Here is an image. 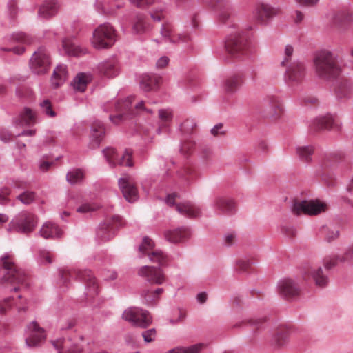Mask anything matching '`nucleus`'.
<instances>
[{
	"label": "nucleus",
	"instance_id": "nucleus-23",
	"mask_svg": "<svg viewBox=\"0 0 353 353\" xmlns=\"http://www.w3.org/2000/svg\"><path fill=\"white\" fill-rule=\"evenodd\" d=\"M279 293L286 299L294 298L299 294L300 288L292 279H283L278 283Z\"/></svg>",
	"mask_w": 353,
	"mask_h": 353
},
{
	"label": "nucleus",
	"instance_id": "nucleus-27",
	"mask_svg": "<svg viewBox=\"0 0 353 353\" xmlns=\"http://www.w3.org/2000/svg\"><path fill=\"white\" fill-rule=\"evenodd\" d=\"M336 124L334 123V118L331 114L325 116L318 117L311 121L309 128L311 132H317L321 130H331Z\"/></svg>",
	"mask_w": 353,
	"mask_h": 353
},
{
	"label": "nucleus",
	"instance_id": "nucleus-4",
	"mask_svg": "<svg viewBox=\"0 0 353 353\" xmlns=\"http://www.w3.org/2000/svg\"><path fill=\"white\" fill-rule=\"evenodd\" d=\"M59 282L63 285L66 284L70 278H76L85 284V295L89 298H93L99 293V286L90 270H68L59 272Z\"/></svg>",
	"mask_w": 353,
	"mask_h": 353
},
{
	"label": "nucleus",
	"instance_id": "nucleus-52",
	"mask_svg": "<svg viewBox=\"0 0 353 353\" xmlns=\"http://www.w3.org/2000/svg\"><path fill=\"white\" fill-rule=\"evenodd\" d=\"M274 99L265 100V103L269 104L270 108L271 109L270 112L266 113V117H268L270 119H276L280 115L281 108L276 103H273L272 105L270 104L272 102H274Z\"/></svg>",
	"mask_w": 353,
	"mask_h": 353
},
{
	"label": "nucleus",
	"instance_id": "nucleus-49",
	"mask_svg": "<svg viewBox=\"0 0 353 353\" xmlns=\"http://www.w3.org/2000/svg\"><path fill=\"white\" fill-rule=\"evenodd\" d=\"M10 41L12 43H19L23 44H30L32 38L23 32H14L10 37Z\"/></svg>",
	"mask_w": 353,
	"mask_h": 353
},
{
	"label": "nucleus",
	"instance_id": "nucleus-22",
	"mask_svg": "<svg viewBox=\"0 0 353 353\" xmlns=\"http://www.w3.org/2000/svg\"><path fill=\"white\" fill-rule=\"evenodd\" d=\"M118 184L123 196L129 203H134L139 199L138 190L136 186L130 181L128 176L121 177Z\"/></svg>",
	"mask_w": 353,
	"mask_h": 353
},
{
	"label": "nucleus",
	"instance_id": "nucleus-14",
	"mask_svg": "<svg viewBox=\"0 0 353 353\" xmlns=\"http://www.w3.org/2000/svg\"><path fill=\"white\" fill-rule=\"evenodd\" d=\"M211 206L219 214L232 216L236 212L234 200L226 195H217L213 199Z\"/></svg>",
	"mask_w": 353,
	"mask_h": 353
},
{
	"label": "nucleus",
	"instance_id": "nucleus-46",
	"mask_svg": "<svg viewBox=\"0 0 353 353\" xmlns=\"http://www.w3.org/2000/svg\"><path fill=\"white\" fill-rule=\"evenodd\" d=\"M72 85L75 90L79 92L85 91L87 85V81L85 76L83 73H79L77 77L73 79Z\"/></svg>",
	"mask_w": 353,
	"mask_h": 353
},
{
	"label": "nucleus",
	"instance_id": "nucleus-43",
	"mask_svg": "<svg viewBox=\"0 0 353 353\" xmlns=\"http://www.w3.org/2000/svg\"><path fill=\"white\" fill-rule=\"evenodd\" d=\"M96 10L104 15H115L116 12L112 7L109 6L107 0H96L94 3Z\"/></svg>",
	"mask_w": 353,
	"mask_h": 353
},
{
	"label": "nucleus",
	"instance_id": "nucleus-33",
	"mask_svg": "<svg viewBox=\"0 0 353 353\" xmlns=\"http://www.w3.org/2000/svg\"><path fill=\"white\" fill-rule=\"evenodd\" d=\"M334 93L339 99H350L353 94V83L347 79L342 80L335 87Z\"/></svg>",
	"mask_w": 353,
	"mask_h": 353
},
{
	"label": "nucleus",
	"instance_id": "nucleus-36",
	"mask_svg": "<svg viewBox=\"0 0 353 353\" xmlns=\"http://www.w3.org/2000/svg\"><path fill=\"white\" fill-rule=\"evenodd\" d=\"M177 177L179 182L183 185H188L196 179L194 170L190 167H184L177 171Z\"/></svg>",
	"mask_w": 353,
	"mask_h": 353
},
{
	"label": "nucleus",
	"instance_id": "nucleus-40",
	"mask_svg": "<svg viewBox=\"0 0 353 353\" xmlns=\"http://www.w3.org/2000/svg\"><path fill=\"white\" fill-rule=\"evenodd\" d=\"M296 152L300 160L308 163L312 160L314 147L312 145H298L296 148Z\"/></svg>",
	"mask_w": 353,
	"mask_h": 353
},
{
	"label": "nucleus",
	"instance_id": "nucleus-11",
	"mask_svg": "<svg viewBox=\"0 0 353 353\" xmlns=\"http://www.w3.org/2000/svg\"><path fill=\"white\" fill-rule=\"evenodd\" d=\"M284 73L285 83L292 88H297L305 77V66L303 63L294 61L288 65Z\"/></svg>",
	"mask_w": 353,
	"mask_h": 353
},
{
	"label": "nucleus",
	"instance_id": "nucleus-16",
	"mask_svg": "<svg viewBox=\"0 0 353 353\" xmlns=\"http://www.w3.org/2000/svg\"><path fill=\"white\" fill-rule=\"evenodd\" d=\"M161 35L162 40L165 43H184L189 46V43L192 41V37L189 34L181 33L174 34V28L171 23H164L161 26Z\"/></svg>",
	"mask_w": 353,
	"mask_h": 353
},
{
	"label": "nucleus",
	"instance_id": "nucleus-56",
	"mask_svg": "<svg viewBox=\"0 0 353 353\" xmlns=\"http://www.w3.org/2000/svg\"><path fill=\"white\" fill-rule=\"evenodd\" d=\"M37 260L41 264H50L52 262L50 252L45 249L39 250Z\"/></svg>",
	"mask_w": 353,
	"mask_h": 353
},
{
	"label": "nucleus",
	"instance_id": "nucleus-30",
	"mask_svg": "<svg viewBox=\"0 0 353 353\" xmlns=\"http://www.w3.org/2000/svg\"><path fill=\"white\" fill-rule=\"evenodd\" d=\"M91 132L89 147L91 149L98 148L105 134L103 123L100 121H95L91 127Z\"/></svg>",
	"mask_w": 353,
	"mask_h": 353
},
{
	"label": "nucleus",
	"instance_id": "nucleus-25",
	"mask_svg": "<svg viewBox=\"0 0 353 353\" xmlns=\"http://www.w3.org/2000/svg\"><path fill=\"white\" fill-rule=\"evenodd\" d=\"M37 122V114L31 108L25 107L19 117L12 119V125L16 128L30 126Z\"/></svg>",
	"mask_w": 353,
	"mask_h": 353
},
{
	"label": "nucleus",
	"instance_id": "nucleus-58",
	"mask_svg": "<svg viewBox=\"0 0 353 353\" xmlns=\"http://www.w3.org/2000/svg\"><path fill=\"white\" fill-rule=\"evenodd\" d=\"M294 53V48L291 45H286L284 49V55L281 65L283 67L287 66L288 63L291 61L292 57Z\"/></svg>",
	"mask_w": 353,
	"mask_h": 353
},
{
	"label": "nucleus",
	"instance_id": "nucleus-13",
	"mask_svg": "<svg viewBox=\"0 0 353 353\" xmlns=\"http://www.w3.org/2000/svg\"><path fill=\"white\" fill-rule=\"evenodd\" d=\"M133 97H128L122 101H114L107 105H104L105 111H115L120 112L117 115L109 116L110 120L116 125L119 124L125 119V114L132 108Z\"/></svg>",
	"mask_w": 353,
	"mask_h": 353
},
{
	"label": "nucleus",
	"instance_id": "nucleus-5",
	"mask_svg": "<svg viewBox=\"0 0 353 353\" xmlns=\"http://www.w3.org/2000/svg\"><path fill=\"white\" fill-rule=\"evenodd\" d=\"M116 41V30L109 23L99 25L93 32L91 43L96 49H106L112 47Z\"/></svg>",
	"mask_w": 353,
	"mask_h": 353
},
{
	"label": "nucleus",
	"instance_id": "nucleus-9",
	"mask_svg": "<svg viewBox=\"0 0 353 353\" xmlns=\"http://www.w3.org/2000/svg\"><path fill=\"white\" fill-rule=\"evenodd\" d=\"M122 318L133 326L141 328H146L152 322L150 314L147 310L137 307L125 310L122 314Z\"/></svg>",
	"mask_w": 353,
	"mask_h": 353
},
{
	"label": "nucleus",
	"instance_id": "nucleus-37",
	"mask_svg": "<svg viewBox=\"0 0 353 353\" xmlns=\"http://www.w3.org/2000/svg\"><path fill=\"white\" fill-rule=\"evenodd\" d=\"M157 83L158 81L157 77L150 74H143L139 81L140 88L145 92H149L153 90L157 86Z\"/></svg>",
	"mask_w": 353,
	"mask_h": 353
},
{
	"label": "nucleus",
	"instance_id": "nucleus-48",
	"mask_svg": "<svg viewBox=\"0 0 353 353\" xmlns=\"http://www.w3.org/2000/svg\"><path fill=\"white\" fill-rule=\"evenodd\" d=\"M154 243L151 239L145 236L143 239L142 243L139 246V252L141 254L139 256L142 257L145 254L150 253V250L153 249Z\"/></svg>",
	"mask_w": 353,
	"mask_h": 353
},
{
	"label": "nucleus",
	"instance_id": "nucleus-21",
	"mask_svg": "<svg viewBox=\"0 0 353 353\" xmlns=\"http://www.w3.org/2000/svg\"><path fill=\"white\" fill-rule=\"evenodd\" d=\"M138 274L140 276L145 278L150 283L161 285L165 281L164 274L159 267L142 266Z\"/></svg>",
	"mask_w": 353,
	"mask_h": 353
},
{
	"label": "nucleus",
	"instance_id": "nucleus-26",
	"mask_svg": "<svg viewBox=\"0 0 353 353\" xmlns=\"http://www.w3.org/2000/svg\"><path fill=\"white\" fill-rule=\"evenodd\" d=\"M190 230L188 227H180L174 230H168L164 232L165 239L173 243L182 242L190 236Z\"/></svg>",
	"mask_w": 353,
	"mask_h": 353
},
{
	"label": "nucleus",
	"instance_id": "nucleus-17",
	"mask_svg": "<svg viewBox=\"0 0 353 353\" xmlns=\"http://www.w3.org/2000/svg\"><path fill=\"white\" fill-rule=\"evenodd\" d=\"M120 225L119 216H114L100 223L97 229V239L101 242L109 241L115 235Z\"/></svg>",
	"mask_w": 353,
	"mask_h": 353
},
{
	"label": "nucleus",
	"instance_id": "nucleus-29",
	"mask_svg": "<svg viewBox=\"0 0 353 353\" xmlns=\"http://www.w3.org/2000/svg\"><path fill=\"white\" fill-rule=\"evenodd\" d=\"M59 50L61 54L70 57H79L83 53L79 46L74 40L68 38L62 39V46Z\"/></svg>",
	"mask_w": 353,
	"mask_h": 353
},
{
	"label": "nucleus",
	"instance_id": "nucleus-53",
	"mask_svg": "<svg viewBox=\"0 0 353 353\" xmlns=\"http://www.w3.org/2000/svg\"><path fill=\"white\" fill-rule=\"evenodd\" d=\"M148 255L150 261L157 263L159 265H163L165 263L166 256L161 250L153 251Z\"/></svg>",
	"mask_w": 353,
	"mask_h": 353
},
{
	"label": "nucleus",
	"instance_id": "nucleus-6",
	"mask_svg": "<svg viewBox=\"0 0 353 353\" xmlns=\"http://www.w3.org/2000/svg\"><path fill=\"white\" fill-rule=\"evenodd\" d=\"M37 225V217L35 214L28 211H21L12 218L7 230L10 232L28 234L34 230Z\"/></svg>",
	"mask_w": 353,
	"mask_h": 353
},
{
	"label": "nucleus",
	"instance_id": "nucleus-64",
	"mask_svg": "<svg viewBox=\"0 0 353 353\" xmlns=\"http://www.w3.org/2000/svg\"><path fill=\"white\" fill-rule=\"evenodd\" d=\"M210 133L214 137L224 135L225 134V130L223 129V124L222 123L216 124L210 130Z\"/></svg>",
	"mask_w": 353,
	"mask_h": 353
},
{
	"label": "nucleus",
	"instance_id": "nucleus-44",
	"mask_svg": "<svg viewBox=\"0 0 353 353\" xmlns=\"http://www.w3.org/2000/svg\"><path fill=\"white\" fill-rule=\"evenodd\" d=\"M37 197V196L36 192L31 190H26L19 194L16 199L23 204L28 205L34 202Z\"/></svg>",
	"mask_w": 353,
	"mask_h": 353
},
{
	"label": "nucleus",
	"instance_id": "nucleus-57",
	"mask_svg": "<svg viewBox=\"0 0 353 353\" xmlns=\"http://www.w3.org/2000/svg\"><path fill=\"white\" fill-rule=\"evenodd\" d=\"M196 126V123L192 119H188L180 125V130L183 134H190Z\"/></svg>",
	"mask_w": 353,
	"mask_h": 353
},
{
	"label": "nucleus",
	"instance_id": "nucleus-62",
	"mask_svg": "<svg viewBox=\"0 0 353 353\" xmlns=\"http://www.w3.org/2000/svg\"><path fill=\"white\" fill-rule=\"evenodd\" d=\"M251 263L245 260H239L236 263V270L239 272H244L250 268Z\"/></svg>",
	"mask_w": 353,
	"mask_h": 353
},
{
	"label": "nucleus",
	"instance_id": "nucleus-32",
	"mask_svg": "<svg viewBox=\"0 0 353 353\" xmlns=\"http://www.w3.org/2000/svg\"><path fill=\"white\" fill-rule=\"evenodd\" d=\"M68 79L67 67L64 64H59L54 69L51 77V84L53 88L62 85Z\"/></svg>",
	"mask_w": 353,
	"mask_h": 353
},
{
	"label": "nucleus",
	"instance_id": "nucleus-63",
	"mask_svg": "<svg viewBox=\"0 0 353 353\" xmlns=\"http://www.w3.org/2000/svg\"><path fill=\"white\" fill-rule=\"evenodd\" d=\"M97 209V206L94 205L90 204L88 203H83L77 208V212L79 213H87L91 211H94Z\"/></svg>",
	"mask_w": 353,
	"mask_h": 353
},
{
	"label": "nucleus",
	"instance_id": "nucleus-12",
	"mask_svg": "<svg viewBox=\"0 0 353 353\" xmlns=\"http://www.w3.org/2000/svg\"><path fill=\"white\" fill-rule=\"evenodd\" d=\"M50 65V56L47 49L43 46L36 50L30 59V68L33 73L45 74Z\"/></svg>",
	"mask_w": 353,
	"mask_h": 353
},
{
	"label": "nucleus",
	"instance_id": "nucleus-1",
	"mask_svg": "<svg viewBox=\"0 0 353 353\" xmlns=\"http://www.w3.org/2000/svg\"><path fill=\"white\" fill-rule=\"evenodd\" d=\"M339 263H347L353 268V245L349 247L343 255H335L325 258L323 260V268L318 267L305 271L303 273V277L305 280L311 278L316 286L325 288L329 282V271Z\"/></svg>",
	"mask_w": 353,
	"mask_h": 353
},
{
	"label": "nucleus",
	"instance_id": "nucleus-20",
	"mask_svg": "<svg viewBox=\"0 0 353 353\" xmlns=\"http://www.w3.org/2000/svg\"><path fill=\"white\" fill-rule=\"evenodd\" d=\"M97 70L101 76L114 78L120 72L119 61L115 57L108 58L98 64Z\"/></svg>",
	"mask_w": 353,
	"mask_h": 353
},
{
	"label": "nucleus",
	"instance_id": "nucleus-34",
	"mask_svg": "<svg viewBox=\"0 0 353 353\" xmlns=\"http://www.w3.org/2000/svg\"><path fill=\"white\" fill-rule=\"evenodd\" d=\"M39 233L44 239H55L62 235V230L57 224L52 222H46Z\"/></svg>",
	"mask_w": 353,
	"mask_h": 353
},
{
	"label": "nucleus",
	"instance_id": "nucleus-19",
	"mask_svg": "<svg viewBox=\"0 0 353 353\" xmlns=\"http://www.w3.org/2000/svg\"><path fill=\"white\" fill-rule=\"evenodd\" d=\"M279 13V9L269 4L261 3L256 6L253 11L254 20L261 24H267Z\"/></svg>",
	"mask_w": 353,
	"mask_h": 353
},
{
	"label": "nucleus",
	"instance_id": "nucleus-35",
	"mask_svg": "<svg viewBox=\"0 0 353 353\" xmlns=\"http://www.w3.org/2000/svg\"><path fill=\"white\" fill-rule=\"evenodd\" d=\"M240 85L239 78L234 76L224 79L221 84V88L225 94L233 95L237 92Z\"/></svg>",
	"mask_w": 353,
	"mask_h": 353
},
{
	"label": "nucleus",
	"instance_id": "nucleus-39",
	"mask_svg": "<svg viewBox=\"0 0 353 353\" xmlns=\"http://www.w3.org/2000/svg\"><path fill=\"white\" fill-rule=\"evenodd\" d=\"M288 341V333L283 330H277L272 334L270 341V345L274 348H279L284 345Z\"/></svg>",
	"mask_w": 353,
	"mask_h": 353
},
{
	"label": "nucleus",
	"instance_id": "nucleus-54",
	"mask_svg": "<svg viewBox=\"0 0 353 353\" xmlns=\"http://www.w3.org/2000/svg\"><path fill=\"white\" fill-rule=\"evenodd\" d=\"M324 239L327 242L335 240L339 236V231L334 228L323 227Z\"/></svg>",
	"mask_w": 353,
	"mask_h": 353
},
{
	"label": "nucleus",
	"instance_id": "nucleus-42",
	"mask_svg": "<svg viewBox=\"0 0 353 353\" xmlns=\"http://www.w3.org/2000/svg\"><path fill=\"white\" fill-rule=\"evenodd\" d=\"M159 118L161 122H162L161 126H159L156 132L160 134L162 131V128H166L168 124L172 121L173 114L170 109H159Z\"/></svg>",
	"mask_w": 353,
	"mask_h": 353
},
{
	"label": "nucleus",
	"instance_id": "nucleus-18",
	"mask_svg": "<svg viewBox=\"0 0 353 353\" xmlns=\"http://www.w3.org/2000/svg\"><path fill=\"white\" fill-rule=\"evenodd\" d=\"M45 338L44 330L36 321L29 323L25 332V343L28 347H34L39 345Z\"/></svg>",
	"mask_w": 353,
	"mask_h": 353
},
{
	"label": "nucleus",
	"instance_id": "nucleus-7",
	"mask_svg": "<svg viewBox=\"0 0 353 353\" xmlns=\"http://www.w3.org/2000/svg\"><path fill=\"white\" fill-rule=\"evenodd\" d=\"M214 10L219 12V20L229 27L235 28L234 19L237 15L235 6L229 0H203Z\"/></svg>",
	"mask_w": 353,
	"mask_h": 353
},
{
	"label": "nucleus",
	"instance_id": "nucleus-51",
	"mask_svg": "<svg viewBox=\"0 0 353 353\" xmlns=\"http://www.w3.org/2000/svg\"><path fill=\"white\" fill-rule=\"evenodd\" d=\"M40 108L43 114L50 117H56L57 114L52 109V103L49 99H44L39 103Z\"/></svg>",
	"mask_w": 353,
	"mask_h": 353
},
{
	"label": "nucleus",
	"instance_id": "nucleus-15",
	"mask_svg": "<svg viewBox=\"0 0 353 353\" xmlns=\"http://www.w3.org/2000/svg\"><path fill=\"white\" fill-rule=\"evenodd\" d=\"M325 205L314 201H294L291 206L292 211L299 214L303 213L309 215H316L324 210Z\"/></svg>",
	"mask_w": 353,
	"mask_h": 353
},
{
	"label": "nucleus",
	"instance_id": "nucleus-50",
	"mask_svg": "<svg viewBox=\"0 0 353 353\" xmlns=\"http://www.w3.org/2000/svg\"><path fill=\"white\" fill-rule=\"evenodd\" d=\"M350 21V16L347 17L342 13H339L334 16L333 19V23L339 28L343 29L346 28Z\"/></svg>",
	"mask_w": 353,
	"mask_h": 353
},
{
	"label": "nucleus",
	"instance_id": "nucleus-38",
	"mask_svg": "<svg viewBox=\"0 0 353 353\" xmlns=\"http://www.w3.org/2000/svg\"><path fill=\"white\" fill-rule=\"evenodd\" d=\"M168 8V6L166 3L157 1L153 10L150 12V17L154 21H160L163 19L164 14L166 13Z\"/></svg>",
	"mask_w": 353,
	"mask_h": 353
},
{
	"label": "nucleus",
	"instance_id": "nucleus-8",
	"mask_svg": "<svg viewBox=\"0 0 353 353\" xmlns=\"http://www.w3.org/2000/svg\"><path fill=\"white\" fill-rule=\"evenodd\" d=\"M224 51L234 58H241L247 55L248 53L247 37L239 32L230 34L225 41Z\"/></svg>",
	"mask_w": 353,
	"mask_h": 353
},
{
	"label": "nucleus",
	"instance_id": "nucleus-60",
	"mask_svg": "<svg viewBox=\"0 0 353 353\" xmlns=\"http://www.w3.org/2000/svg\"><path fill=\"white\" fill-rule=\"evenodd\" d=\"M156 330L151 328L142 332L141 335L146 343H150L153 341L156 337Z\"/></svg>",
	"mask_w": 353,
	"mask_h": 353
},
{
	"label": "nucleus",
	"instance_id": "nucleus-41",
	"mask_svg": "<svg viewBox=\"0 0 353 353\" xmlns=\"http://www.w3.org/2000/svg\"><path fill=\"white\" fill-rule=\"evenodd\" d=\"M85 176V171L81 168H72L66 174L67 181L74 185L81 182Z\"/></svg>",
	"mask_w": 353,
	"mask_h": 353
},
{
	"label": "nucleus",
	"instance_id": "nucleus-61",
	"mask_svg": "<svg viewBox=\"0 0 353 353\" xmlns=\"http://www.w3.org/2000/svg\"><path fill=\"white\" fill-rule=\"evenodd\" d=\"M130 2L137 8H145L154 3L156 0H129Z\"/></svg>",
	"mask_w": 353,
	"mask_h": 353
},
{
	"label": "nucleus",
	"instance_id": "nucleus-28",
	"mask_svg": "<svg viewBox=\"0 0 353 353\" xmlns=\"http://www.w3.org/2000/svg\"><path fill=\"white\" fill-rule=\"evenodd\" d=\"M176 210L183 216L192 219L200 217L202 214L201 208L190 201L176 204Z\"/></svg>",
	"mask_w": 353,
	"mask_h": 353
},
{
	"label": "nucleus",
	"instance_id": "nucleus-59",
	"mask_svg": "<svg viewBox=\"0 0 353 353\" xmlns=\"http://www.w3.org/2000/svg\"><path fill=\"white\" fill-rule=\"evenodd\" d=\"M11 193V190L8 187H3L0 188V204L6 205L9 199L8 196Z\"/></svg>",
	"mask_w": 353,
	"mask_h": 353
},
{
	"label": "nucleus",
	"instance_id": "nucleus-47",
	"mask_svg": "<svg viewBox=\"0 0 353 353\" xmlns=\"http://www.w3.org/2000/svg\"><path fill=\"white\" fill-rule=\"evenodd\" d=\"M141 296L143 303L147 305H154L159 299L154 292L150 290H143Z\"/></svg>",
	"mask_w": 353,
	"mask_h": 353
},
{
	"label": "nucleus",
	"instance_id": "nucleus-55",
	"mask_svg": "<svg viewBox=\"0 0 353 353\" xmlns=\"http://www.w3.org/2000/svg\"><path fill=\"white\" fill-rule=\"evenodd\" d=\"M223 244L226 247H231L237 242V234L236 232H228L223 236Z\"/></svg>",
	"mask_w": 353,
	"mask_h": 353
},
{
	"label": "nucleus",
	"instance_id": "nucleus-31",
	"mask_svg": "<svg viewBox=\"0 0 353 353\" xmlns=\"http://www.w3.org/2000/svg\"><path fill=\"white\" fill-rule=\"evenodd\" d=\"M59 10L57 0H45L39 7L38 17L42 19H49L54 16Z\"/></svg>",
	"mask_w": 353,
	"mask_h": 353
},
{
	"label": "nucleus",
	"instance_id": "nucleus-2",
	"mask_svg": "<svg viewBox=\"0 0 353 353\" xmlns=\"http://www.w3.org/2000/svg\"><path fill=\"white\" fill-rule=\"evenodd\" d=\"M314 65L316 75L325 81L336 79L342 73L338 54L329 50H322L316 54Z\"/></svg>",
	"mask_w": 353,
	"mask_h": 353
},
{
	"label": "nucleus",
	"instance_id": "nucleus-10",
	"mask_svg": "<svg viewBox=\"0 0 353 353\" xmlns=\"http://www.w3.org/2000/svg\"><path fill=\"white\" fill-rule=\"evenodd\" d=\"M104 158L107 163L112 168L116 165L125 167H132L134 163L132 161V150L125 149L123 154H119L113 148H107L102 151Z\"/></svg>",
	"mask_w": 353,
	"mask_h": 353
},
{
	"label": "nucleus",
	"instance_id": "nucleus-24",
	"mask_svg": "<svg viewBox=\"0 0 353 353\" xmlns=\"http://www.w3.org/2000/svg\"><path fill=\"white\" fill-rule=\"evenodd\" d=\"M52 344L58 353H80L82 350V347L77 343H73L70 339L61 338L52 341Z\"/></svg>",
	"mask_w": 353,
	"mask_h": 353
},
{
	"label": "nucleus",
	"instance_id": "nucleus-45",
	"mask_svg": "<svg viewBox=\"0 0 353 353\" xmlns=\"http://www.w3.org/2000/svg\"><path fill=\"white\" fill-rule=\"evenodd\" d=\"M150 29V25L143 19H138L132 26V32L137 35H142Z\"/></svg>",
	"mask_w": 353,
	"mask_h": 353
},
{
	"label": "nucleus",
	"instance_id": "nucleus-3",
	"mask_svg": "<svg viewBox=\"0 0 353 353\" xmlns=\"http://www.w3.org/2000/svg\"><path fill=\"white\" fill-rule=\"evenodd\" d=\"M0 280L3 283H10L19 286L11 291L17 292L20 286L27 288L28 276L15 263L14 256L12 252H6L0 256Z\"/></svg>",
	"mask_w": 353,
	"mask_h": 353
}]
</instances>
